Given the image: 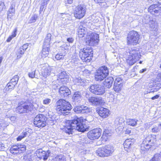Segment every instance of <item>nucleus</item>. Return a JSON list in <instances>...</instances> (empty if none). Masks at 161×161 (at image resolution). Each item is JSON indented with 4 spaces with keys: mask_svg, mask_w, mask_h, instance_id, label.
I'll use <instances>...</instances> for the list:
<instances>
[{
    "mask_svg": "<svg viewBox=\"0 0 161 161\" xmlns=\"http://www.w3.org/2000/svg\"><path fill=\"white\" fill-rule=\"evenodd\" d=\"M140 35L134 31H130L127 37V43L129 45H136L139 43Z\"/></svg>",
    "mask_w": 161,
    "mask_h": 161,
    "instance_id": "nucleus-7",
    "label": "nucleus"
},
{
    "mask_svg": "<svg viewBox=\"0 0 161 161\" xmlns=\"http://www.w3.org/2000/svg\"><path fill=\"white\" fill-rule=\"evenodd\" d=\"M49 0H44L43 1V2L41 4V5H43V6L46 7L47 5V2Z\"/></svg>",
    "mask_w": 161,
    "mask_h": 161,
    "instance_id": "nucleus-58",
    "label": "nucleus"
},
{
    "mask_svg": "<svg viewBox=\"0 0 161 161\" xmlns=\"http://www.w3.org/2000/svg\"><path fill=\"white\" fill-rule=\"evenodd\" d=\"M74 110L76 113L87 114L90 113L91 109L87 107L84 106H75L74 108Z\"/></svg>",
    "mask_w": 161,
    "mask_h": 161,
    "instance_id": "nucleus-16",
    "label": "nucleus"
},
{
    "mask_svg": "<svg viewBox=\"0 0 161 161\" xmlns=\"http://www.w3.org/2000/svg\"><path fill=\"white\" fill-rule=\"evenodd\" d=\"M90 19L93 23H96L99 22L98 18L97 16H95L93 15L89 17Z\"/></svg>",
    "mask_w": 161,
    "mask_h": 161,
    "instance_id": "nucleus-39",
    "label": "nucleus"
},
{
    "mask_svg": "<svg viewBox=\"0 0 161 161\" xmlns=\"http://www.w3.org/2000/svg\"><path fill=\"white\" fill-rule=\"evenodd\" d=\"M4 148V145L0 142V151L3 150Z\"/></svg>",
    "mask_w": 161,
    "mask_h": 161,
    "instance_id": "nucleus-61",
    "label": "nucleus"
},
{
    "mask_svg": "<svg viewBox=\"0 0 161 161\" xmlns=\"http://www.w3.org/2000/svg\"><path fill=\"white\" fill-rule=\"evenodd\" d=\"M150 86H152L151 88H152V92H157L161 87L160 84H158V85H157L156 84H153L152 86L150 85Z\"/></svg>",
    "mask_w": 161,
    "mask_h": 161,
    "instance_id": "nucleus-37",
    "label": "nucleus"
},
{
    "mask_svg": "<svg viewBox=\"0 0 161 161\" xmlns=\"http://www.w3.org/2000/svg\"><path fill=\"white\" fill-rule=\"evenodd\" d=\"M89 102L92 103L93 105H97L103 103L104 101L101 97H92L88 98Z\"/></svg>",
    "mask_w": 161,
    "mask_h": 161,
    "instance_id": "nucleus-21",
    "label": "nucleus"
},
{
    "mask_svg": "<svg viewBox=\"0 0 161 161\" xmlns=\"http://www.w3.org/2000/svg\"><path fill=\"white\" fill-rule=\"evenodd\" d=\"M156 4L155 2H154L153 4L150 5L148 9V12L153 14H154V10L155 8Z\"/></svg>",
    "mask_w": 161,
    "mask_h": 161,
    "instance_id": "nucleus-41",
    "label": "nucleus"
},
{
    "mask_svg": "<svg viewBox=\"0 0 161 161\" xmlns=\"http://www.w3.org/2000/svg\"><path fill=\"white\" fill-rule=\"evenodd\" d=\"M157 78L159 81L161 80V73L158 74L157 75Z\"/></svg>",
    "mask_w": 161,
    "mask_h": 161,
    "instance_id": "nucleus-64",
    "label": "nucleus"
},
{
    "mask_svg": "<svg viewBox=\"0 0 161 161\" xmlns=\"http://www.w3.org/2000/svg\"><path fill=\"white\" fill-rule=\"evenodd\" d=\"M83 72V74L84 75H86V74H87V75L90 74V71L88 70H85Z\"/></svg>",
    "mask_w": 161,
    "mask_h": 161,
    "instance_id": "nucleus-59",
    "label": "nucleus"
},
{
    "mask_svg": "<svg viewBox=\"0 0 161 161\" xmlns=\"http://www.w3.org/2000/svg\"><path fill=\"white\" fill-rule=\"evenodd\" d=\"M97 111L99 116L103 118H107L110 114L109 110L103 107H100L98 108Z\"/></svg>",
    "mask_w": 161,
    "mask_h": 161,
    "instance_id": "nucleus-18",
    "label": "nucleus"
},
{
    "mask_svg": "<svg viewBox=\"0 0 161 161\" xmlns=\"http://www.w3.org/2000/svg\"><path fill=\"white\" fill-rule=\"evenodd\" d=\"M47 120V118L44 115L39 114L35 117L33 123L36 127L42 128L46 125Z\"/></svg>",
    "mask_w": 161,
    "mask_h": 161,
    "instance_id": "nucleus-11",
    "label": "nucleus"
},
{
    "mask_svg": "<svg viewBox=\"0 0 161 161\" xmlns=\"http://www.w3.org/2000/svg\"><path fill=\"white\" fill-rule=\"evenodd\" d=\"M156 141L152 135H149L144 139L141 144V150L142 152L148 151L153 146Z\"/></svg>",
    "mask_w": 161,
    "mask_h": 161,
    "instance_id": "nucleus-4",
    "label": "nucleus"
},
{
    "mask_svg": "<svg viewBox=\"0 0 161 161\" xmlns=\"http://www.w3.org/2000/svg\"><path fill=\"white\" fill-rule=\"evenodd\" d=\"M19 148L17 145L13 146L10 148V152L14 154H16L19 153H20Z\"/></svg>",
    "mask_w": 161,
    "mask_h": 161,
    "instance_id": "nucleus-30",
    "label": "nucleus"
},
{
    "mask_svg": "<svg viewBox=\"0 0 161 161\" xmlns=\"http://www.w3.org/2000/svg\"><path fill=\"white\" fill-rule=\"evenodd\" d=\"M55 109L58 114L60 115H66L69 114L72 108L70 103L64 100L60 99L56 103Z\"/></svg>",
    "mask_w": 161,
    "mask_h": 161,
    "instance_id": "nucleus-2",
    "label": "nucleus"
},
{
    "mask_svg": "<svg viewBox=\"0 0 161 161\" xmlns=\"http://www.w3.org/2000/svg\"><path fill=\"white\" fill-rule=\"evenodd\" d=\"M86 12V7L80 5L76 7L74 12V16L75 17L78 19L82 18L84 16Z\"/></svg>",
    "mask_w": 161,
    "mask_h": 161,
    "instance_id": "nucleus-12",
    "label": "nucleus"
},
{
    "mask_svg": "<svg viewBox=\"0 0 161 161\" xmlns=\"http://www.w3.org/2000/svg\"><path fill=\"white\" fill-rule=\"evenodd\" d=\"M42 68V74L44 77H46L50 75L51 72H53V69L55 68L53 67H50L47 64H43L41 65Z\"/></svg>",
    "mask_w": 161,
    "mask_h": 161,
    "instance_id": "nucleus-15",
    "label": "nucleus"
},
{
    "mask_svg": "<svg viewBox=\"0 0 161 161\" xmlns=\"http://www.w3.org/2000/svg\"><path fill=\"white\" fill-rule=\"evenodd\" d=\"M36 70H32L31 72H30L28 73V75L29 77L32 78L35 77V72Z\"/></svg>",
    "mask_w": 161,
    "mask_h": 161,
    "instance_id": "nucleus-49",
    "label": "nucleus"
},
{
    "mask_svg": "<svg viewBox=\"0 0 161 161\" xmlns=\"http://www.w3.org/2000/svg\"><path fill=\"white\" fill-rule=\"evenodd\" d=\"M72 99L75 103L79 104L82 99V96L80 91H76L74 92Z\"/></svg>",
    "mask_w": 161,
    "mask_h": 161,
    "instance_id": "nucleus-19",
    "label": "nucleus"
},
{
    "mask_svg": "<svg viewBox=\"0 0 161 161\" xmlns=\"http://www.w3.org/2000/svg\"><path fill=\"white\" fill-rule=\"evenodd\" d=\"M115 82H117V84H119V85H123V80L122 79H121L120 77H117V78L115 81Z\"/></svg>",
    "mask_w": 161,
    "mask_h": 161,
    "instance_id": "nucleus-51",
    "label": "nucleus"
},
{
    "mask_svg": "<svg viewBox=\"0 0 161 161\" xmlns=\"http://www.w3.org/2000/svg\"><path fill=\"white\" fill-rule=\"evenodd\" d=\"M89 90L92 93L97 95H102L105 93V88L100 85L94 84L90 86Z\"/></svg>",
    "mask_w": 161,
    "mask_h": 161,
    "instance_id": "nucleus-13",
    "label": "nucleus"
},
{
    "mask_svg": "<svg viewBox=\"0 0 161 161\" xmlns=\"http://www.w3.org/2000/svg\"><path fill=\"white\" fill-rule=\"evenodd\" d=\"M67 40L68 42L71 43H72L74 41V39L72 37L68 38L67 39Z\"/></svg>",
    "mask_w": 161,
    "mask_h": 161,
    "instance_id": "nucleus-60",
    "label": "nucleus"
},
{
    "mask_svg": "<svg viewBox=\"0 0 161 161\" xmlns=\"http://www.w3.org/2000/svg\"><path fill=\"white\" fill-rule=\"evenodd\" d=\"M14 14L13 13H8L7 16V18L8 20H11L12 19V16L14 15Z\"/></svg>",
    "mask_w": 161,
    "mask_h": 161,
    "instance_id": "nucleus-55",
    "label": "nucleus"
},
{
    "mask_svg": "<svg viewBox=\"0 0 161 161\" xmlns=\"http://www.w3.org/2000/svg\"><path fill=\"white\" fill-rule=\"evenodd\" d=\"M28 46V44L27 43L24 44L21 47L25 51L27 48Z\"/></svg>",
    "mask_w": 161,
    "mask_h": 161,
    "instance_id": "nucleus-56",
    "label": "nucleus"
},
{
    "mask_svg": "<svg viewBox=\"0 0 161 161\" xmlns=\"http://www.w3.org/2000/svg\"><path fill=\"white\" fill-rule=\"evenodd\" d=\"M99 35L96 33L91 34L86 39V43L90 46H95L98 44L99 41Z\"/></svg>",
    "mask_w": 161,
    "mask_h": 161,
    "instance_id": "nucleus-14",
    "label": "nucleus"
},
{
    "mask_svg": "<svg viewBox=\"0 0 161 161\" xmlns=\"http://www.w3.org/2000/svg\"><path fill=\"white\" fill-rule=\"evenodd\" d=\"M161 153H159L155 154L153 157L150 160V161H159L161 158Z\"/></svg>",
    "mask_w": 161,
    "mask_h": 161,
    "instance_id": "nucleus-34",
    "label": "nucleus"
},
{
    "mask_svg": "<svg viewBox=\"0 0 161 161\" xmlns=\"http://www.w3.org/2000/svg\"><path fill=\"white\" fill-rule=\"evenodd\" d=\"M64 56L61 53L57 54L55 56V58L58 60H63L64 59Z\"/></svg>",
    "mask_w": 161,
    "mask_h": 161,
    "instance_id": "nucleus-47",
    "label": "nucleus"
},
{
    "mask_svg": "<svg viewBox=\"0 0 161 161\" xmlns=\"http://www.w3.org/2000/svg\"><path fill=\"white\" fill-rule=\"evenodd\" d=\"M51 35L50 34H48L46 36L43 45L50 46V42L51 39Z\"/></svg>",
    "mask_w": 161,
    "mask_h": 161,
    "instance_id": "nucleus-32",
    "label": "nucleus"
},
{
    "mask_svg": "<svg viewBox=\"0 0 161 161\" xmlns=\"http://www.w3.org/2000/svg\"><path fill=\"white\" fill-rule=\"evenodd\" d=\"M114 80V79L113 77H109L105 79V81L103 83V85L104 86L109 88L111 87Z\"/></svg>",
    "mask_w": 161,
    "mask_h": 161,
    "instance_id": "nucleus-23",
    "label": "nucleus"
},
{
    "mask_svg": "<svg viewBox=\"0 0 161 161\" xmlns=\"http://www.w3.org/2000/svg\"><path fill=\"white\" fill-rule=\"evenodd\" d=\"M85 27L80 25L78 28V35L79 37H82L86 34V30Z\"/></svg>",
    "mask_w": 161,
    "mask_h": 161,
    "instance_id": "nucleus-28",
    "label": "nucleus"
},
{
    "mask_svg": "<svg viewBox=\"0 0 161 161\" xmlns=\"http://www.w3.org/2000/svg\"><path fill=\"white\" fill-rule=\"evenodd\" d=\"M125 132V134H127L129 135H131L132 134V133L131 132V129L130 128L127 129Z\"/></svg>",
    "mask_w": 161,
    "mask_h": 161,
    "instance_id": "nucleus-54",
    "label": "nucleus"
},
{
    "mask_svg": "<svg viewBox=\"0 0 161 161\" xmlns=\"http://www.w3.org/2000/svg\"><path fill=\"white\" fill-rule=\"evenodd\" d=\"M19 77L18 75H16L14 76L11 79L10 82L16 85L18 83Z\"/></svg>",
    "mask_w": 161,
    "mask_h": 161,
    "instance_id": "nucleus-36",
    "label": "nucleus"
},
{
    "mask_svg": "<svg viewBox=\"0 0 161 161\" xmlns=\"http://www.w3.org/2000/svg\"><path fill=\"white\" fill-rule=\"evenodd\" d=\"M134 140L130 139H127L124 142L123 145L125 151L128 152L129 148L130 147V146L133 144Z\"/></svg>",
    "mask_w": 161,
    "mask_h": 161,
    "instance_id": "nucleus-24",
    "label": "nucleus"
},
{
    "mask_svg": "<svg viewBox=\"0 0 161 161\" xmlns=\"http://www.w3.org/2000/svg\"><path fill=\"white\" fill-rule=\"evenodd\" d=\"M53 161H66V158L62 155H58L53 159Z\"/></svg>",
    "mask_w": 161,
    "mask_h": 161,
    "instance_id": "nucleus-33",
    "label": "nucleus"
},
{
    "mask_svg": "<svg viewBox=\"0 0 161 161\" xmlns=\"http://www.w3.org/2000/svg\"><path fill=\"white\" fill-rule=\"evenodd\" d=\"M75 83L79 86H84L85 85V80L80 77L76 78L74 80Z\"/></svg>",
    "mask_w": 161,
    "mask_h": 161,
    "instance_id": "nucleus-27",
    "label": "nucleus"
},
{
    "mask_svg": "<svg viewBox=\"0 0 161 161\" xmlns=\"http://www.w3.org/2000/svg\"><path fill=\"white\" fill-rule=\"evenodd\" d=\"M122 86L123 85H120L119 86L114 85L113 89L115 92H118L121 90Z\"/></svg>",
    "mask_w": 161,
    "mask_h": 161,
    "instance_id": "nucleus-44",
    "label": "nucleus"
},
{
    "mask_svg": "<svg viewBox=\"0 0 161 161\" xmlns=\"http://www.w3.org/2000/svg\"><path fill=\"white\" fill-rule=\"evenodd\" d=\"M105 0H94L95 2L96 3H102L104 2Z\"/></svg>",
    "mask_w": 161,
    "mask_h": 161,
    "instance_id": "nucleus-62",
    "label": "nucleus"
},
{
    "mask_svg": "<svg viewBox=\"0 0 161 161\" xmlns=\"http://www.w3.org/2000/svg\"><path fill=\"white\" fill-rule=\"evenodd\" d=\"M79 54L80 57L83 61L89 62L93 57L92 49L90 47H86L80 50Z\"/></svg>",
    "mask_w": 161,
    "mask_h": 161,
    "instance_id": "nucleus-5",
    "label": "nucleus"
},
{
    "mask_svg": "<svg viewBox=\"0 0 161 161\" xmlns=\"http://www.w3.org/2000/svg\"><path fill=\"white\" fill-rule=\"evenodd\" d=\"M147 70V69L146 68H145L144 69H142L140 71V73H144L145 72H146Z\"/></svg>",
    "mask_w": 161,
    "mask_h": 161,
    "instance_id": "nucleus-63",
    "label": "nucleus"
},
{
    "mask_svg": "<svg viewBox=\"0 0 161 161\" xmlns=\"http://www.w3.org/2000/svg\"><path fill=\"white\" fill-rule=\"evenodd\" d=\"M15 86V85L9 82L7 84L6 86L4 89V90L7 92H10L14 89Z\"/></svg>",
    "mask_w": 161,
    "mask_h": 161,
    "instance_id": "nucleus-29",
    "label": "nucleus"
},
{
    "mask_svg": "<svg viewBox=\"0 0 161 161\" xmlns=\"http://www.w3.org/2000/svg\"><path fill=\"white\" fill-rule=\"evenodd\" d=\"M58 78L57 81H58L59 83L61 84H65L69 81V77L65 71H63L59 73Z\"/></svg>",
    "mask_w": 161,
    "mask_h": 161,
    "instance_id": "nucleus-17",
    "label": "nucleus"
},
{
    "mask_svg": "<svg viewBox=\"0 0 161 161\" xmlns=\"http://www.w3.org/2000/svg\"><path fill=\"white\" fill-rule=\"evenodd\" d=\"M111 136V133H110L108 130H105L103 132L102 137L104 139H105V137L108 138L109 136Z\"/></svg>",
    "mask_w": 161,
    "mask_h": 161,
    "instance_id": "nucleus-42",
    "label": "nucleus"
},
{
    "mask_svg": "<svg viewBox=\"0 0 161 161\" xmlns=\"http://www.w3.org/2000/svg\"><path fill=\"white\" fill-rule=\"evenodd\" d=\"M129 53L130 55L127 60V62L130 65H132L139 59L141 55L140 51L136 48H131Z\"/></svg>",
    "mask_w": 161,
    "mask_h": 161,
    "instance_id": "nucleus-6",
    "label": "nucleus"
},
{
    "mask_svg": "<svg viewBox=\"0 0 161 161\" xmlns=\"http://www.w3.org/2000/svg\"><path fill=\"white\" fill-rule=\"evenodd\" d=\"M114 151L113 146L108 145L98 149L96 150V155L100 157H108L111 155Z\"/></svg>",
    "mask_w": 161,
    "mask_h": 161,
    "instance_id": "nucleus-3",
    "label": "nucleus"
},
{
    "mask_svg": "<svg viewBox=\"0 0 161 161\" xmlns=\"http://www.w3.org/2000/svg\"><path fill=\"white\" fill-rule=\"evenodd\" d=\"M161 130V126H160L159 124L158 125L155 126L152 129V131L153 132L157 133L160 131Z\"/></svg>",
    "mask_w": 161,
    "mask_h": 161,
    "instance_id": "nucleus-43",
    "label": "nucleus"
},
{
    "mask_svg": "<svg viewBox=\"0 0 161 161\" xmlns=\"http://www.w3.org/2000/svg\"><path fill=\"white\" fill-rule=\"evenodd\" d=\"M137 120L134 119H128L126 121V124L130 126H135L137 125Z\"/></svg>",
    "mask_w": 161,
    "mask_h": 161,
    "instance_id": "nucleus-31",
    "label": "nucleus"
},
{
    "mask_svg": "<svg viewBox=\"0 0 161 161\" xmlns=\"http://www.w3.org/2000/svg\"><path fill=\"white\" fill-rule=\"evenodd\" d=\"M159 4L158 3L156 4L155 8L154 10V14H159Z\"/></svg>",
    "mask_w": 161,
    "mask_h": 161,
    "instance_id": "nucleus-48",
    "label": "nucleus"
},
{
    "mask_svg": "<svg viewBox=\"0 0 161 161\" xmlns=\"http://www.w3.org/2000/svg\"><path fill=\"white\" fill-rule=\"evenodd\" d=\"M49 46L43 45L41 54L42 57L44 58L47 56L49 53Z\"/></svg>",
    "mask_w": 161,
    "mask_h": 161,
    "instance_id": "nucleus-25",
    "label": "nucleus"
},
{
    "mask_svg": "<svg viewBox=\"0 0 161 161\" xmlns=\"http://www.w3.org/2000/svg\"><path fill=\"white\" fill-rule=\"evenodd\" d=\"M149 25L150 27L152 29H153L155 28V20L153 19V18L151 20L150 22L148 24Z\"/></svg>",
    "mask_w": 161,
    "mask_h": 161,
    "instance_id": "nucleus-45",
    "label": "nucleus"
},
{
    "mask_svg": "<svg viewBox=\"0 0 161 161\" xmlns=\"http://www.w3.org/2000/svg\"><path fill=\"white\" fill-rule=\"evenodd\" d=\"M74 130L82 132L87 130L88 128L86 124L83 123L82 118L76 117L66 125L65 128L66 133L69 134H72Z\"/></svg>",
    "mask_w": 161,
    "mask_h": 161,
    "instance_id": "nucleus-1",
    "label": "nucleus"
},
{
    "mask_svg": "<svg viewBox=\"0 0 161 161\" xmlns=\"http://www.w3.org/2000/svg\"><path fill=\"white\" fill-rule=\"evenodd\" d=\"M17 146L18 147L19 151L21 153L22 151H24L26 150V146L24 145H17Z\"/></svg>",
    "mask_w": 161,
    "mask_h": 161,
    "instance_id": "nucleus-50",
    "label": "nucleus"
},
{
    "mask_svg": "<svg viewBox=\"0 0 161 161\" xmlns=\"http://www.w3.org/2000/svg\"><path fill=\"white\" fill-rule=\"evenodd\" d=\"M21 102L19 106L16 108V111L20 114L25 113L31 111L33 109V105L30 102H25L24 103Z\"/></svg>",
    "mask_w": 161,
    "mask_h": 161,
    "instance_id": "nucleus-9",
    "label": "nucleus"
},
{
    "mask_svg": "<svg viewBox=\"0 0 161 161\" xmlns=\"http://www.w3.org/2000/svg\"><path fill=\"white\" fill-rule=\"evenodd\" d=\"M25 51L22 49V48L20 47L19 49L17 51V54H19L21 55H17V57L19 58L21 57V55H23L25 52Z\"/></svg>",
    "mask_w": 161,
    "mask_h": 161,
    "instance_id": "nucleus-46",
    "label": "nucleus"
},
{
    "mask_svg": "<svg viewBox=\"0 0 161 161\" xmlns=\"http://www.w3.org/2000/svg\"><path fill=\"white\" fill-rule=\"evenodd\" d=\"M153 19L151 17H150L149 15H147L144 17V18L143 19V22L146 24H148Z\"/></svg>",
    "mask_w": 161,
    "mask_h": 161,
    "instance_id": "nucleus-38",
    "label": "nucleus"
},
{
    "mask_svg": "<svg viewBox=\"0 0 161 161\" xmlns=\"http://www.w3.org/2000/svg\"><path fill=\"white\" fill-rule=\"evenodd\" d=\"M36 154L37 156L40 159H43L46 160L49 156V153L42 149H38L36 151Z\"/></svg>",
    "mask_w": 161,
    "mask_h": 161,
    "instance_id": "nucleus-22",
    "label": "nucleus"
},
{
    "mask_svg": "<svg viewBox=\"0 0 161 161\" xmlns=\"http://www.w3.org/2000/svg\"><path fill=\"white\" fill-rule=\"evenodd\" d=\"M38 18V16L37 15L34 14L32 15L31 18L29 21V23H32L35 22L36 21Z\"/></svg>",
    "mask_w": 161,
    "mask_h": 161,
    "instance_id": "nucleus-40",
    "label": "nucleus"
},
{
    "mask_svg": "<svg viewBox=\"0 0 161 161\" xmlns=\"http://www.w3.org/2000/svg\"><path fill=\"white\" fill-rule=\"evenodd\" d=\"M29 132H27V131H23L22 134L19 136L17 138V141H20L22 139L27 136Z\"/></svg>",
    "mask_w": 161,
    "mask_h": 161,
    "instance_id": "nucleus-35",
    "label": "nucleus"
},
{
    "mask_svg": "<svg viewBox=\"0 0 161 161\" xmlns=\"http://www.w3.org/2000/svg\"><path fill=\"white\" fill-rule=\"evenodd\" d=\"M109 71L108 68L105 66H102L97 71L95 75L96 80L101 81L108 75Z\"/></svg>",
    "mask_w": 161,
    "mask_h": 161,
    "instance_id": "nucleus-8",
    "label": "nucleus"
},
{
    "mask_svg": "<svg viewBox=\"0 0 161 161\" xmlns=\"http://www.w3.org/2000/svg\"><path fill=\"white\" fill-rule=\"evenodd\" d=\"M102 130L100 128H96L89 131L87 133L86 143L89 142L88 140H94L98 139L101 136Z\"/></svg>",
    "mask_w": 161,
    "mask_h": 161,
    "instance_id": "nucleus-10",
    "label": "nucleus"
},
{
    "mask_svg": "<svg viewBox=\"0 0 161 161\" xmlns=\"http://www.w3.org/2000/svg\"><path fill=\"white\" fill-rule=\"evenodd\" d=\"M59 93L63 97H67L71 94L70 90L65 86H61L59 88Z\"/></svg>",
    "mask_w": 161,
    "mask_h": 161,
    "instance_id": "nucleus-20",
    "label": "nucleus"
},
{
    "mask_svg": "<svg viewBox=\"0 0 161 161\" xmlns=\"http://www.w3.org/2000/svg\"><path fill=\"white\" fill-rule=\"evenodd\" d=\"M51 102V99L48 98L45 99L43 101V103L44 104L48 105Z\"/></svg>",
    "mask_w": 161,
    "mask_h": 161,
    "instance_id": "nucleus-52",
    "label": "nucleus"
},
{
    "mask_svg": "<svg viewBox=\"0 0 161 161\" xmlns=\"http://www.w3.org/2000/svg\"><path fill=\"white\" fill-rule=\"evenodd\" d=\"M17 31V28H16L14 30V31L12 32V35L11 36H13V37H15L16 35V32Z\"/></svg>",
    "mask_w": 161,
    "mask_h": 161,
    "instance_id": "nucleus-57",
    "label": "nucleus"
},
{
    "mask_svg": "<svg viewBox=\"0 0 161 161\" xmlns=\"http://www.w3.org/2000/svg\"><path fill=\"white\" fill-rule=\"evenodd\" d=\"M15 6L13 5H11L8 10V13H13V14H14L15 12V9H14Z\"/></svg>",
    "mask_w": 161,
    "mask_h": 161,
    "instance_id": "nucleus-53",
    "label": "nucleus"
},
{
    "mask_svg": "<svg viewBox=\"0 0 161 161\" xmlns=\"http://www.w3.org/2000/svg\"><path fill=\"white\" fill-rule=\"evenodd\" d=\"M125 122V119L123 117L117 118L115 121V125L117 127H120Z\"/></svg>",
    "mask_w": 161,
    "mask_h": 161,
    "instance_id": "nucleus-26",
    "label": "nucleus"
}]
</instances>
